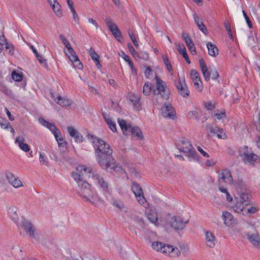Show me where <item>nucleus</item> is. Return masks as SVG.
Listing matches in <instances>:
<instances>
[{"instance_id":"obj_41","label":"nucleus","mask_w":260,"mask_h":260,"mask_svg":"<svg viewBox=\"0 0 260 260\" xmlns=\"http://www.w3.org/2000/svg\"><path fill=\"white\" fill-rule=\"evenodd\" d=\"M219 190L223 193L222 196L223 198L225 197L228 202H231L233 200L232 197L230 195V193L228 191L227 188L224 186H219Z\"/></svg>"},{"instance_id":"obj_59","label":"nucleus","mask_w":260,"mask_h":260,"mask_svg":"<svg viewBox=\"0 0 260 260\" xmlns=\"http://www.w3.org/2000/svg\"><path fill=\"white\" fill-rule=\"evenodd\" d=\"M36 57L37 58L38 60L40 62V63L44 67H47V61L46 59H44V57L39 54L38 55L36 56Z\"/></svg>"},{"instance_id":"obj_44","label":"nucleus","mask_w":260,"mask_h":260,"mask_svg":"<svg viewBox=\"0 0 260 260\" xmlns=\"http://www.w3.org/2000/svg\"><path fill=\"white\" fill-rule=\"evenodd\" d=\"M138 202L145 208L148 207V203L144 197L143 194L136 197Z\"/></svg>"},{"instance_id":"obj_35","label":"nucleus","mask_w":260,"mask_h":260,"mask_svg":"<svg viewBox=\"0 0 260 260\" xmlns=\"http://www.w3.org/2000/svg\"><path fill=\"white\" fill-rule=\"evenodd\" d=\"M24 138L22 136H19L16 138L15 142L18 144L20 148L25 152L29 150V147L26 143H24Z\"/></svg>"},{"instance_id":"obj_28","label":"nucleus","mask_w":260,"mask_h":260,"mask_svg":"<svg viewBox=\"0 0 260 260\" xmlns=\"http://www.w3.org/2000/svg\"><path fill=\"white\" fill-rule=\"evenodd\" d=\"M112 205L117 209L124 212H127L129 210L128 207L125 205L124 202L119 200L113 199Z\"/></svg>"},{"instance_id":"obj_18","label":"nucleus","mask_w":260,"mask_h":260,"mask_svg":"<svg viewBox=\"0 0 260 260\" xmlns=\"http://www.w3.org/2000/svg\"><path fill=\"white\" fill-rule=\"evenodd\" d=\"M216 238L214 235L210 231L205 232V244L209 248H213L215 246Z\"/></svg>"},{"instance_id":"obj_38","label":"nucleus","mask_w":260,"mask_h":260,"mask_svg":"<svg viewBox=\"0 0 260 260\" xmlns=\"http://www.w3.org/2000/svg\"><path fill=\"white\" fill-rule=\"evenodd\" d=\"M131 189L136 197L142 195L143 193V191L140 185L136 182H133L131 186Z\"/></svg>"},{"instance_id":"obj_3","label":"nucleus","mask_w":260,"mask_h":260,"mask_svg":"<svg viewBox=\"0 0 260 260\" xmlns=\"http://www.w3.org/2000/svg\"><path fill=\"white\" fill-rule=\"evenodd\" d=\"M72 176L78 184V193L83 197L87 201L93 203L94 197L90 189V184L81 178V175L73 172Z\"/></svg>"},{"instance_id":"obj_34","label":"nucleus","mask_w":260,"mask_h":260,"mask_svg":"<svg viewBox=\"0 0 260 260\" xmlns=\"http://www.w3.org/2000/svg\"><path fill=\"white\" fill-rule=\"evenodd\" d=\"M147 219L152 223L157 225L158 216L154 210H150L148 213L146 212Z\"/></svg>"},{"instance_id":"obj_23","label":"nucleus","mask_w":260,"mask_h":260,"mask_svg":"<svg viewBox=\"0 0 260 260\" xmlns=\"http://www.w3.org/2000/svg\"><path fill=\"white\" fill-rule=\"evenodd\" d=\"M222 217L224 223L228 226H233L235 223L233 216L228 211H224L222 212Z\"/></svg>"},{"instance_id":"obj_36","label":"nucleus","mask_w":260,"mask_h":260,"mask_svg":"<svg viewBox=\"0 0 260 260\" xmlns=\"http://www.w3.org/2000/svg\"><path fill=\"white\" fill-rule=\"evenodd\" d=\"M200 67L201 68V70L203 73V75L206 81H209L210 79V75L211 74L208 71V68L205 63V62L203 60V59L200 60Z\"/></svg>"},{"instance_id":"obj_26","label":"nucleus","mask_w":260,"mask_h":260,"mask_svg":"<svg viewBox=\"0 0 260 260\" xmlns=\"http://www.w3.org/2000/svg\"><path fill=\"white\" fill-rule=\"evenodd\" d=\"M242 159L246 164H252L256 161L259 157L254 153H245L241 155Z\"/></svg>"},{"instance_id":"obj_11","label":"nucleus","mask_w":260,"mask_h":260,"mask_svg":"<svg viewBox=\"0 0 260 260\" xmlns=\"http://www.w3.org/2000/svg\"><path fill=\"white\" fill-rule=\"evenodd\" d=\"M64 53L69 59L74 63L75 67H77L79 69H81L83 68L82 63L80 61L78 57L76 55V53L73 48H71V50H68V52H66L64 51Z\"/></svg>"},{"instance_id":"obj_57","label":"nucleus","mask_w":260,"mask_h":260,"mask_svg":"<svg viewBox=\"0 0 260 260\" xmlns=\"http://www.w3.org/2000/svg\"><path fill=\"white\" fill-rule=\"evenodd\" d=\"M49 128L53 134H55L56 132H59L58 129L52 123L49 122L47 125L46 126Z\"/></svg>"},{"instance_id":"obj_5","label":"nucleus","mask_w":260,"mask_h":260,"mask_svg":"<svg viewBox=\"0 0 260 260\" xmlns=\"http://www.w3.org/2000/svg\"><path fill=\"white\" fill-rule=\"evenodd\" d=\"M118 122L124 134L128 135L131 133L133 137L137 140L143 139L142 133L139 127L133 126L131 124H127L126 122L123 119H118Z\"/></svg>"},{"instance_id":"obj_62","label":"nucleus","mask_w":260,"mask_h":260,"mask_svg":"<svg viewBox=\"0 0 260 260\" xmlns=\"http://www.w3.org/2000/svg\"><path fill=\"white\" fill-rule=\"evenodd\" d=\"M124 167L126 168L128 170V171H129L130 173L134 174V175L136 176V174L137 173L136 171L134 168L130 166L129 164H125Z\"/></svg>"},{"instance_id":"obj_6","label":"nucleus","mask_w":260,"mask_h":260,"mask_svg":"<svg viewBox=\"0 0 260 260\" xmlns=\"http://www.w3.org/2000/svg\"><path fill=\"white\" fill-rule=\"evenodd\" d=\"M127 219H129V224L132 226L145 232L147 230V225L142 217L130 214L127 215Z\"/></svg>"},{"instance_id":"obj_50","label":"nucleus","mask_w":260,"mask_h":260,"mask_svg":"<svg viewBox=\"0 0 260 260\" xmlns=\"http://www.w3.org/2000/svg\"><path fill=\"white\" fill-rule=\"evenodd\" d=\"M59 38L63 43V44L66 46L67 48L68 49V50H71L72 47H71L70 42L69 41L63 36V35H61L59 36Z\"/></svg>"},{"instance_id":"obj_12","label":"nucleus","mask_w":260,"mask_h":260,"mask_svg":"<svg viewBox=\"0 0 260 260\" xmlns=\"http://www.w3.org/2000/svg\"><path fill=\"white\" fill-rule=\"evenodd\" d=\"M176 86L183 97H187L189 95V91L185 83L184 79L179 78L178 81L176 83Z\"/></svg>"},{"instance_id":"obj_61","label":"nucleus","mask_w":260,"mask_h":260,"mask_svg":"<svg viewBox=\"0 0 260 260\" xmlns=\"http://www.w3.org/2000/svg\"><path fill=\"white\" fill-rule=\"evenodd\" d=\"M140 55V59L144 60H147L149 59V54L147 52L142 51L139 53Z\"/></svg>"},{"instance_id":"obj_45","label":"nucleus","mask_w":260,"mask_h":260,"mask_svg":"<svg viewBox=\"0 0 260 260\" xmlns=\"http://www.w3.org/2000/svg\"><path fill=\"white\" fill-rule=\"evenodd\" d=\"M151 92V84L146 83L143 86V93L144 95H148Z\"/></svg>"},{"instance_id":"obj_21","label":"nucleus","mask_w":260,"mask_h":260,"mask_svg":"<svg viewBox=\"0 0 260 260\" xmlns=\"http://www.w3.org/2000/svg\"><path fill=\"white\" fill-rule=\"evenodd\" d=\"M190 76L197 88H198L199 91H202L203 87L200 86V83H201V80L199 77V74L195 69H192L190 72Z\"/></svg>"},{"instance_id":"obj_48","label":"nucleus","mask_w":260,"mask_h":260,"mask_svg":"<svg viewBox=\"0 0 260 260\" xmlns=\"http://www.w3.org/2000/svg\"><path fill=\"white\" fill-rule=\"evenodd\" d=\"M187 117L189 119H196L198 120L199 119V114L198 112L195 110L189 111L188 113Z\"/></svg>"},{"instance_id":"obj_60","label":"nucleus","mask_w":260,"mask_h":260,"mask_svg":"<svg viewBox=\"0 0 260 260\" xmlns=\"http://www.w3.org/2000/svg\"><path fill=\"white\" fill-rule=\"evenodd\" d=\"M12 253L14 255H17L21 252V250L18 245H14L12 248Z\"/></svg>"},{"instance_id":"obj_46","label":"nucleus","mask_w":260,"mask_h":260,"mask_svg":"<svg viewBox=\"0 0 260 260\" xmlns=\"http://www.w3.org/2000/svg\"><path fill=\"white\" fill-rule=\"evenodd\" d=\"M187 153V156L193 160L198 159V155L197 152L192 149L189 150V151L185 152Z\"/></svg>"},{"instance_id":"obj_64","label":"nucleus","mask_w":260,"mask_h":260,"mask_svg":"<svg viewBox=\"0 0 260 260\" xmlns=\"http://www.w3.org/2000/svg\"><path fill=\"white\" fill-rule=\"evenodd\" d=\"M145 74L147 78H150L152 76V71L150 67H147L145 71Z\"/></svg>"},{"instance_id":"obj_30","label":"nucleus","mask_w":260,"mask_h":260,"mask_svg":"<svg viewBox=\"0 0 260 260\" xmlns=\"http://www.w3.org/2000/svg\"><path fill=\"white\" fill-rule=\"evenodd\" d=\"M129 99L132 103L134 108L137 110L140 111L141 109V105L140 103V99L139 96L135 94H131L129 96Z\"/></svg>"},{"instance_id":"obj_9","label":"nucleus","mask_w":260,"mask_h":260,"mask_svg":"<svg viewBox=\"0 0 260 260\" xmlns=\"http://www.w3.org/2000/svg\"><path fill=\"white\" fill-rule=\"evenodd\" d=\"M105 22L114 36L118 41H120V39H122V36L116 24L113 23L112 20L110 17L106 18Z\"/></svg>"},{"instance_id":"obj_51","label":"nucleus","mask_w":260,"mask_h":260,"mask_svg":"<svg viewBox=\"0 0 260 260\" xmlns=\"http://www.w3.org/2000/svg\"><path fill=\"white\" fill-rule=\"evenodd\" d=\"M128 48H129V51L131 52V53H132V54L133 55V56L136 58V59H140V55L139 54V53H137L135 50L134 49L133 46L131 45V44H129L128 45Z\"/></svg>"},{"instance_id":"obj_15","label":"nucleus","mask_w":260,"mask_h":260,"mask_svg":"<svg viewBox=\"0 0 260 260\" xmlns=\"http://www.w3.org/2000/svg\"><path fill=\"white\" fill-rule=\"evenodd\" d=\"M51 95L52 97L54 99V100L62 107L70 106L73 103L72 100L67 96L62 97L58 95L57 98H55L52 93H51Z\"/></svg>"},{"instance_id":"obj_16","label":"nucleus","mask_w":260,"mask_h":260,"mask_svg":"<svg viewBox=\"0 0 260 260\" xmlns=\"http://www.w3.org/2000/svg\"><path fill=\"white\" fill-rule=\"evenodd\" d=\"M177 147L178 149L184 153L188 152L189 150L193 148L189 141L186 139H183L179 141L177 144Z\"/></svg>"},{"instance_id":"obj_40","label":"nucleus","mask_w":260,"mask_h":260,"mask_svg":"<svg viewBox=\"0 0 260 260\" xmlns=\"http://www.w3.org/2000/svg\"><path fill=\"white\" fill-rule=\"evenodd\" d=\"M104 116L106 123L108 125L111 130L113 132H116V125L110 117V116L107 114H104Z\"/></svg>"},{"instance_id":"obj_10","label":"nucleus","mask_w":260,"mask_h":260,"mask_svg":"<svg viewBox=\"0 0 260 260\" xmlns=\"http://www.w3.org/2000/svg\"><path fill=\"white\" fill-rule=\"evenodd\" d=\"M6 178L8 183L15 188H18L23 186L21 180L11 172L6 174Z\"/></svg>"},{"instance_id":"obj_58","label":"nucleus","mask_w":260,"mask_h":260,"mask_svg":"<svg viewBox=\"0 0 260 260\" xmlns=\"http://www.w3.org/2000/svg\"><path fill=\"white\" fill-rule=\"evenodd\" d=\"M128 32V35H129L132 41L133 42L134 45L136 47H138L139 46L138 42L137 41L135 35L132 32H131L130 30H129Z\"/></svg>"},{"instance_id":"obj_37","label":"nucleus","mask_w":260,"mask_h":260,"mask_svg":"<svg viewBox=\"0 0 260 260\" xmlns=\"http://www.w3.org/2000/svg\"><path fill=\"white\" fill-rule=\"evenodd\" d=\"M207 47L208 50V54L212 56H216L218 54V49L217 47L211 42L207 44Z\"/></svg>"},{"instance_id":"obj_63","label":"nucleus","mask_w":260,"mask_h":260,"mask_svg":"<svg viewBox=\"0 0 260 260\" xmlns=\"http://www.w3.org/2000/svg\"><path fill=\"white\" fill-rule=\"evenodd\" d=\"M1 90L7 95L11 96L12 95V91L5 87L3 88Z\"/></svg>"},{"instance_id":"obj_29","label":"nucleus","mask_w":260,"mask_h":260,"mask_svg":"<svg viewBox=\"0 0 260 260\" xmlns=\"http://www.w3.org/2000/svg\"><path fill=\"white\" fill-rule=\"evenodd\" d=\"M193 18L194 22L197 24L199 28L203 33L206 34L207 29L205 25L203 24L202 18L197 13H194L193 14Z\"/></svg>"},{"instance_id":"obj_54","label":"nucleus","mask_w":260,"mask_h":260,"mask_svg":"<svg viewBox=\"0 0 260 260\" xmlns=\"http://www.w3.org/2000/svg\"><path fill=\"white\" fill-rule=\"evenodd\" d=\"M0 125L2 128L6 129L9 127L10 123L6 120L0 118Z\"/></svg>"},{"instance_id":"obj_52","label":"nucleus","mask_w":260,"mask_h":260,"mask_svg":"<svg viewBox=\"0 0 260 260\" xmlns=\"http://www.w3.org/2000/svg\"><path fill=\"white\" fill-rule=\"evenodd\" d=\"M12 77L16 81H20L22 80V75L21 74L18 73L16 71H13L12 73Z\"/></svg>"},{"instance_id":"obj_27","label":"nucleus","mask_w":260,"mask_h":260,"mask_svg":"<svg viewBox=\"0 0 260 260\" xmlns=\"http://www.w3.org/2000/svg\"><path fill=\"white\" fill-rule=\"evenodd\" d=\"M22 226L24 230L26 235L29 237H31L36 230V229L32 224L28 221H23Z\"/></svg>"},{"instance_id":"obj_7","label":"nucleus","mask_w":260,"mask_h":260,"mask_svg":"<svg viewBox=\"0 0 260 260\" xmlns=\"http://www.w3.org/2000/svg\"><path fill=\"white\" fill-rule=\"evenodd\" d=\"M187 222L188 220H184L181 217L176 216H172L168 221L171 226L175 230L182 229Z\"/></svg>"},{"instance_id":"obj_42","label":"nucleus","mask_w":260,"mask_h":260,"mask_svg":"<svg viewBox=\"0 0 260 260\" xmlns=\"http://www.w3.org/2000/svg\"><path fill=\"white\" fill-rule=\"evenodd\" d=\"M52 10L55 13L57 17L61 16V6L56 1L51 5Z\"/></svg>"},{"instance_id":"obj_53","label":"nucleus","mask_w":260,"mask_h":260,"mask_svg":"<svg viewBox=\"0 0 260 260\" xmlns=\"http://www.w3.org/2000/svg\"><path fill=\"white\" fill-rule=\"evenodd\" d=\"M39 161L42 166H47L48 165L46 157L41 153L39 156Z\"/></svg>"},{"instance_id":"obj_14","label":"nucleus","mask_w":260,"mask_h":260,"mask_svg":"<svg viewBox=\"0 0 260 260\" xmlns=\"http://www.w3.org/2000/svg\"><path fill=\"white\" fill-rule=\"evenodd\" d=\"M237 190L238 193V196L235 197V200H238L244 203V205L249 206L250 204V195L247 193L243 191L239 188L238 186H237Z\"/></svg>"},{"instance_id":"obj_49","label":"nucleus","mask_w":260,"mask_h":260,"mask_svg":"<svg viewBox=\"0 0 260 260\" xmlns=\"http://www.w3.org/2000/svg\"><path fill=\"white\" fill-rule=\"evenodd\" d=\"M214 116L215 117V118L217 120H221L226 116V113L225 111L224 110H223L221 112H219V111H217L215 114L214 115Z\"/></svg>"},{"instance_id":"obj_4","label":"nucleus","mask_w":260,"mask_h":260,"mask_svg":"<svg viewBox=\"0 0 260 260\" xmlns=\"http://www.w3.org/2000/svg\"><path fill=\"white\" fill-rule=\"evenodd\" d=\"M156 82V87L154 90V98L156 102L159 103L161 102V100H167L169 95V91L167 88L166 83L158 78L155 77Z\"/></svg>"},{"instance_id":"obj_25","label":"nucleus","mask_w":260,"mask_h":260,"mask_svg":"<svg viewBox=\"0 0 260 260\" xmlns=\"http://www.w3.org/2000/svg\"><path fill=\"white\" fill-rule=\"evenodd\" d=\"M166 252H165V255H168L171 257H175L179 255L180 252L177 247H174L171 245H167L166 247Z\"/></svg>"},{"instance_id":"obj_31","label":"nucleus","mask_w":260,"mask_h":260,"mask_svg":"<svg viewBox=\"0 0 260 260\" xmlns=\"http://www.w3.org/2000/svg\"><path fill=\"white\" fill-rule=\"evenodd\" d=\"M8 215L10 218L14 222H16L18 219V215L17 213V207L14 205H11L8 209Z\"/></svg>"},{"instance_id":"obj_17","label":"nucleus","mask_w":260,"mask_h":260,"mask_svg":"<svg viewBox=\"0 0 260 260\" xmlns=\"http://www.w3.org/2000/svg\"><path fill=\"white\" fill-rule=\"evenodd\" d=\"M161 113L162 116L165 117L173 118L175 116L174 109L170 104H165L161 108Z\"/></svg>"},{"instance_id":"obj_56","label":"nucleus","mask_w":260,"mask_h":260,"mask_svg":"<svg viewBox=\"0 0 260 260\" xmlns=\"http://www.w3.org/2000/svg\"><path fill=\"white\" fill-rule=\"evenodd\" d=\"M6 51L8 53L12 55L14 52L13 47L12 44L6 43L5 45Z\"/></svg>"},{"instance_id":"obj_55","label":"nucleus","mask_w":260,"mask_h":260,"mask_svg":"<svg viewBox=\"0 0 260 260\" xmlns=\"http://www.w3.org/2000/svg\"><path fill=\"white\" fill-rule=\"evenodd\" d=\"M89 53L92 59L94 61H98L99 60L98 55L95 52L94 50L92 48H90V49H89Z\"/></svg>"},{"instance_id":"obj_24","label":"nucleus","mask_w":260,"mask_h":260,"mask_svg":"<svg viewBox=\"0 0 260 260\" xmlns=\"http://www.w3.org/2000/svg\"><path fill=\"white\" fill-rule=\"evenodd\" d=\"M68 132L70 136L75 138V141L77 142H82L83 138L81 134L77 131L74 127L72 126H69L68 127Z\"/></svg>"},{"instance_id":"obj_20","label":"nucleus","mask_w":260,"mask_h":260,"mask_svg":"<svg viewBox=\"0 0 260 260\" xmlns=\"http://www.w3.org/2000/svg\"><path fill=\"white\" fill-rule=\"evenodd\" d=\"M206 129L209 131L211 133L213 134H217V136L219 139H225L227 138V136L223 129L219 127L213 128L209 125L206 126Z\"/></svg>"},{"instance_id":"obj_33","label":"nucleus","mask_w":260,"mask_h":260,"mask_svg":"<svg viewBox=\"0 0 260 260\" xmlns=\"http://www.w3.org/2000/svg\"><path fill=\"white\" fill-rule=\"evenodd\" d=\"M167 246V245L163 244L162 242L158 241L153 242L151 244V247L154 250L159 251L164 254L165 252H166L165 250Z\"/></svg>"},{"instance_id":"obj_19","label":"nucleus","mask_w":260,"mask_h":260,"mask_svg":"<svg viewBox=\"0 0 260 260\" xmlns=\"http://www.w3.org/2000/svg\"><path fill=\"white\" fill-rule=\"evenodd\" d=\"M247 239L257 248L260 249V237L257 233H250L246 234Z\"/></svg>"},{"instance_id":"obj_22","label":"nucleus","mask_w":260,"mask_h":260,"mask_svg":"<svg viewBox=\"0 0 260 260\" xmlns=\"http://www.w3.org/2000/svg\"><path fill=\"white\" fill-rule=\"evenodd\" d=\"M247 206H248L246 205H244V203L242 202L238 201V200H235V203L232 206V209L235 212L243 215L246 207Z\"/></svg>"},{"instance_id":"obj_13","label":"nucleus","mask_w":260,"mask_h":260,"mask_svg":"<svg viewBox=\"0 0 260 260\" xmlns=\"http://www.w3.org/2000/svg\"><path fill=\"white\" fill-rule=\"evenodd\" d=\"M111 173H114V175H117L118 176L124 177V175L126 174L125 170L120 166L118 165L114 160H112L111 167L108 170Z\"/></svg>"},{"instance_id":"obj_32","label":"nucleus","mask_w":260,"mask_h":260,"mask_svg":"<svg viewBox=\"0 0 260 260\" xmlns=\"http://www.w3.org/2000/svg\"><path fill=\"white\" fill-rule=\"evenodd\" d=\"M31 238L42 244H45V241L47 240V238L41 231L36 230L35 231Z\"/></svg>"},{"instance_id":"obj_2","label":"nucleus","mask_w":260,"mask_h":260,"mask_svg":"<svg viewBox=\"0 0 260 260\" xmlns=\"http://www.w3.org/2000/svg\"><path fill=\"white\" fill-rule=\"evenodd\" d=\"M74 172L80 174L82 179L83 177L90 178L93 182L97 183L104 191L110 194L111 189L109 183L105 180L102 175L95 174L90 168L85 165H80L76 167V171Z\"/></svg>"},{"instance_id":"obj_8","label":"nucleus","mask_w":260,"mask_h":260,"mask_svg":"<svg viewBox=\"0 0 260 260\" xmlns=\"http://www.w3.org/2000/svg\"><path fill=\"white\" fill-rule=\"evenodd\" d=\"M233 178L230 171L227 169L223 170L218 175V186H224L223 184H231Z\"/></svg>"},{"instance_id":"obj_43","label":"nucleus","mask_w":260,"mask_h":260,"mask_svg":"<svg viewBox=\"0 0 260 260\" xmlns=\"http://www.w3.org/2000/svg\"><path fill=\"white\" fill-rule=\"evenodd\" d=\"M248 206V208H246L243 215H248L254 214L258 210V208L256 207L250 206V205Z\"/></svg>"},{"instance_id":"obj_39","label":"nucleus","mask_w":260,"mask_h":260,"mask_svg":"<svg viewBox=\"0 0 260 260\" xmlns=\"http://www.w3.org/2000/svg\"><path fill=\"white\" fill-rule=\"evenodd\" d=\"M184 41L186 44L188 49L189 50L191 54H196V50L194 44L191 41V39L188 36H186V37L184 38Z\"/></svg>"},{"instance_id":"obj_47","label":"nucleus","mask_w":260,"mask_h":260,"mask_svg":"<svg viewBox=\"0 0 260 260\" xmlns=\"http://www.w3.org/2000/svg\"><path fill=\"white\" fill-rule=\"evenodd\" d=\"M59 133H60V132L59 131V132H56L55 134H53V135H54L56 141H57L58 145L64 146L66 145V143L65 141L63 140V139L61 136H58V134Z\"/></svg>"},{"instance_id":"obj_1","label":"nucleus","mask_w":260,"mask_h":260,"mask_svg":"<svg viewBox=\"0 0 260 260\" xmlns=\"http://www.w3.org/2000/svg\"><path fill=\"white\" fill-rule=\"evenodd\" d=\"M87 138V140L93 144L95 152L98 153L97 159L100 166L108 171L112 160H114L110 157L112 153L110 145L93 135L88 134Z\"/></svg>"}]
</instances>
